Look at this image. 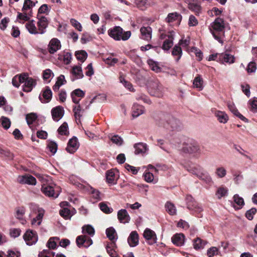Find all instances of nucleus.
I'll return each mask as SVG.
<instances>
[{
	"label": "nucleus",
	"mask_w": 257,
	"mask_h": 257,
	"mask_svg": "<svg viewBox=\"0 0 257 257\" xmlns=\"http://www.w3.org/2000/svg\"><path fill=\"white\" fill-rule=\"evenodd\" d=\"M188 8L196 14H198L201 11V7L199 4L188 3Z\"/></svg>",
	"instance_id": "48"
},
{
	"label": "nucleus",
	"mask_w": 257,
	"mask_h": 257,
	"mask_svg": "<svg viewBox=\"0 0 257 257\" xmlns=\"http://www.w3.org/2000/svg\"><path fill=\"white\" fill-rule=\"evenodd\" d=\"M117 218L120 223H126L130 220V216L125 209H120L117 212Z\"/></svg>",
	"instance_id": "19"
},
{
	"label": "nucleus",
	"mask_w": 257,
	"mask_h": 257,
	"mask_svg": "<svg viewBox=\"0 0 257 257\" xmlns=\"http://www.w3.org/2000/svg\"><path fill=\"white\" fill-rule=\"evenodd\" d=\"M172 54L174 56H177L176 60V61H178L181 58L182 54V51L181 47L179 46H175L173 49Z\"/></svg>",
	"instance_id": "38"
},
{
	"label": "nucleus",
	"mask_w": 257,
	"mask_h": 257,
	"mask_svg": "<svg viewBox=\"0 0 257 257\" xmlns=\"http://www.w3.org/2000/svg\"><path fill=\"white\" fill-rule=\"evenodd\" d=\"M23 91L30 92L33 88L36 85V81L34 79L29 77L27 73H24Z\"/></svg>",
	"instance_id": "10"
},
{
	"label": "nucleus",
	"mask_w": 257,
	"mask_h": 257,
	"mask_svg": "<svg viewBox=\"0 0 257 257\" xmlns=\"http://www.w3.org/2000/svg\"><path fill=\"white\" fill-rule=\"evenodd\" d=\"M165 207L166 211L170 215H175L177 214V209L175 205L170 201H167L165 205Z\"/></svg>",
	"instance_id": "28"
},
{
	"label": "nucleus",
	"mask_w": 257,
	"mask_h": 257,
	"mask_svg": "<svg viewBox=\"0 0 257 257\" xmlns=\"http://www.w3.org/2000/svg\"><path fill=\"white\" fill-rule=\"evenodd\" d=\"M114 244H113L112 246L107 245L106 246L107 252L111 257H117L118 254L116 251L113 248Z\"/></svg>",
	"instance_id": "60"
},
{
	"label": "nucleus",
	"mask_w": 257,
	"mask_h": 257,
	"mask_svg": "<svg viewBox=\"0 0 257 257\" xmlns=\"http://www.w3.org/2000/svg\"><path fill=\"white\" fill-rule=\"evenodd\" d=\"M249 109L252 112H257V99H254L252 100H249Z\"/></svg>",
	"instance_id": "64"
},
{
	"label": "nucleus",
	"mask_w": 257,
	"mask_h": 257,
	"mask_svg": "<svg viewBox=\"0 0 257 257\" xmlns=\"http://www.w3.org/2000/svg\"><path fill=\"white\" fill-rule=\"evenodd\" d=\"M53 73L49 69H47L45 70L43 72V78L44 80H47L50 77H53Z\"/></svg>",
	"instance_id": "57"
},
{
	"label": "nucleus",
	"mask_w": 257,
	"mask_h": 257,
	"mask_svg": "<svg viewBox=\"0 0 257 257\" xmlns=\"http://www.w3.org/2000/svg\"><path fill=\"white\" fill-rule=\"evenodd\" d=\"M119 81L130 91H134L132 84L130 82L126 81L122 76L119 77Z\"/></svg>",
	"instance_id": "45"
},
{
	"label": "nucleus",
	"mask_w": 257,
	"mask_h": 257,
	"mask_svg": "<svg viewBox=\"0 0 257 257\" xmlns=\"http://www.w3.org/2000/svg\"><path fill=\"white\" fill-rule=\"evenodd\" d=\"M23 238L28 245L35 244L38 241V236L35 231L27 230L23 236Z\"/></svg>",
	"instance_id": "8"
},
{
	"label": "nucleus",
	"mask_w": 257,
	"mask_h": 257,
	"mask_svg": "<svg viewBox=\"0 0 257 257\" xmlns=\"http://www.w3.org/2000/svg\"><path fill=\"white\" fill-rule=\"evenodd\" d=\"M41 190L43 193L48 197H53L57 198L58 194L55 193L54 190L52 186L43 185L42 186Z\"/></svg>",
	"instance_id": "21"
},
{
	"label": "nucleus",
	"mask_w": 257,
	"mask_h": 257,
	"mask_svg": "<svg viewBox=\"0 0 257 257\" xmlns=\"http://www.w3.org/2000/svg\"><path fill=\"white\" fill-rule=\"evenodd\" d=\"M203 80L200 75L196 76L193 80V85L195 87L198 88L199 90H201L203 87Z\"/></svg>",
	"instance_id": "39"
},
{
	"label": "nucleus",
	"mask_w": 257,
	"mask_h": 257,
	"mask_svg": "<svg viewBox=\"0 0 257 257\" xmlns=\"http://www.w3.org/2000/svg\"><path fill=\"white\" fill-rule=\"evenodd\" d=\"M55 239L59 240V238L57 237H51L49 239L47 242V246L49 248L54 249L56 248L57 244L55 241Z\"/></svg>",
	"instance_id": "59"
},
{
	"label": "nucleus",
	"mask_w": 257,
	"mask_h": 257,
	"mask_svg": "<svg viewBox=\"0 0 257 257\" xmlns=\"http://www.w3.org/2000/svg\"><path fill=\"white\" fill-rule=\"evenodd\" d=\"M100 210L105 213H110L113 211V209L109 207L105 202H101L99 204Z\"/></svg>",
	"instance_id": "47"
},
{
	"label": "nucleus",
	"mask_w": 257,
	"mask_h": 257,
	"mask_svg": "<svg viewBox=\"0 0 257 257\" xmlns=\"http://www.w3.org/2000/svg\"><path fill=\"white\" fill-rule=\"evenodd\" d=\"M17 181L22 184L31 185H35L37 182L36 178L29 174L19 176L17 178Z\"/></svg>",
	"instance_id": "11"
},
{
	"label": "nucleus",
	"mask_w": 257,
	"mask_h": 257,
	"mask_svg": "<svg viewBox=\"0 0 257 257\" xmlns=\"http://www.w3.org/2000/svg\"><path fill=\"white\" fill-rule=\"evenodd\" d=\"M227 189L223 187H220L218 189L216 195L218 199H220L221 197L225 196L227 193Z\"/></svg>",
	"instance_id": "50"
},
{
	"label": "nucleus",
	"mask_w": 257,
	"mask_h": 257,
	"mask_svg": "<svg viewBox=\"0 0 257 257\" xmlns=\"http://www.w3.org/2000/svg\"><path fill=\"white\" fill-rule=\"evenodd\" d=\"M71 73L76 79H81L84 76L82 70L80 66H74L73 67Z\"/></svg>",
	"instance_id": "29"
},
{
	"label": "nucleus",
	"mask_w": 257,
	"mask_h": 257,
	"mask_svg": "<svg viewBox=\"0 0 257 257\" xmlns=\"http://www.w3.org/2000/svg\"><path fill=\"white\" fill-rule=\"evenodd\" d=\"M225 23L223 19L217 18L211 23L210 30L214 38L222 43L221 37L224 34Z\"/></svg>",
	"instance_id": "3"
},
{
	"label": "nucleus",
	"mask_w": 257,
	"mask_h": 257,
	"mask_svg": "<svg viewBox=\"0 0 257 257\" xmlns=\"http://www.w3.org/2000/svg\"><path fill=\"white\" fill-rule=\"evenodd\" d=\"M147 145L142 143L136 144L134 146L135 149V153L140 154L144 153L147 150Z\"/></svg>",
	"instance_id": "34"
},
{
	"label": "nucleus",
	"mask_w": 257,
	"mask_h": 257,
	"mask_svg": "<svg viewBox=\"0 0 257 257\" xmlns=\"http://www.w3.org/2000/svg\"><path fill=\"white\" fill-rule=\"evenodd\" d=\"M256 70V65L254 62H250L247 65L246 71L247 73H254Z\"/></svg>",
	"instance_id": "56"
},
{
	"label": "nucleus",
	"mask_w": 257,
	"mask_h": 257,
	"mask_svg": "<svg viewBox=\"0 0 257 257\" xmlns=\"http://www.w3.org/2000/svg\"><path fill=\"white\" fill-rule=\"evenodd\" d=\"M35 6V4L31 0H25L22 9L23 11L29 10Z\"/></svg>",
	"instance_id": "58"
},
{
	"label": "nucleus",
	"mask_w": 257,
	"mask_h": 257,
	"mask_svg": "<svg viewBox=\"0 0 257 257\" xmlns=\"http://www.w3.org/2000/svg\"><path fill=\"white\" fill-rule=\"evenodd\" d=\"M90 193L91 194L92 198L94 199L95 202L101 200V194L100 192L98 190H96L93 188H91L90 190Z\"/></svg>",
	"instance_id": "36"
},
{
	"label": "nucleus",
	"mask_w": 257,
	"mask_h": 257,
	"mask_svg": "<svg viewBox=\"0 0 257 257\" xmlns=\"http://www.w3.org/2000/svg\"><path fill=\"white\" fill-rule=\"evenodd\" d=\"M37 27L34 20H30L26 23L25 27L31 34H44L46 33V29L48 26V20L46 17L40 15L37 16Z\"/></svg>",
	"instance_id": "1"
},
{
	"label": "nucleus",
	"mask_w": 257,
	"mask_h": 257,
	"mask_svg": "<svg viewBox=\"0 0 257 257\" xmlns=\"http://www.w3.org/2000/svg\"><path fill=\"white\" fill-rule=\"evenodd\" d=\"M106 234L109 239L111 240L113 242H114L117 239L116 232L115 229L112 227L106 229Z\"/></svg>",
	"instance_id": "32"
},
{
	"label": "nucleus",
	"mask_w": 257,
	"mask_h": 257,
	"mask_svg": "<svg viewBox=\"0 0 257 257\" xmlns=\"http://www.w3.org/2000/svg\"><path fill=\"white\" fill-rule=\"evenodd\" d=\"M52 92L49 87L47 86L39 96V99L42 103H48L52 98Z\"/></svg>",
	"instance_id": "15"
},
{
	"label": "nucleus",
	"mask_w": 257,
	"mask_h": 257,
	"mask_svg": "<svg viewBox=\"0 0 257 257\" xmlns=\"http://www.w3.org/2000/svg\"><path fill=\"white\" fill-rule=\"evenodd\" d=\"M181 19V15L175 12L169 14L166 18V21L168 23L173 22L176 21L180 22Z\"/></svg>",
	"instance_id": "31"
},
{
	"label": "nucleus",
	"mask_w": 257,
	"mask_h": 257,
	"mask_svg": "<svg viewBox=\"0 0 257 257\" xmlns=\"http://www.w3.org/2000/svg\"><path fill=\"white\" fill-rule=\"evenodd\" d=\"M142 39L149 41L152 39V29L150 26L143 27L140 29Z\"/></svg>",
	"instance_id": "18"
},
{
	"label": "nucleus",
	"mask_w": 257,
	"mask_h": 257,
	"mask_svg": "<svg viewBox=\"0 0 257 257\" xmlns=\"http://www.w3.org/2000/svg\"><path fill=\"white\" fill-rule=\"evenodd\" d=\"M256 209L255 208H252L247 210L245 213V216L248 220H252L253 218V215L256 213Z\"/></svg>",
	"instance_id": "61"
},
{
	"label": "nucleus",
	"mask_w": 257,
	"mask_h": 257,
	"mask_svg": "<svg viewBox=\"0 0 257 257\" xmlns=\"http://www.w3.org/2000/svg\"><path fill=\"white\" fill-rule=\"evenodd\" d=\"M219 59L222 63H227L231 64L234 62V57L233 56L227 53L219 54Z\"/></svg>",
	"instance_id": "26"
},
{
	"label": "nucleus",
	"mask_w": 257,
	"mask_h": 257,
	"mask_svg": "<svg viewBox=\"0 0 257 257\" xmlns=\"http://www.w3.org/2000/svg\"><path fill=\"white\" fill-rule=\"evenodd\" d=\"M0 121L3 127L6 130L8 129L10 127L11 121L8 118L2 116L0 118Z\"/></svg>",
	"instance_id": "49"
},
{
	"label": "nucleus",
	"mask_w": 257,
	"mask_h": 257,
	"mask_svg": "<svg viewBox=\"0 0 257 257\" xmlns=\"http://www.w3.org/2000/svg\"><path fill=\"white\" fill-rule=\"evenodd\" d=\"M71 24L79 31L81 32L82 31V27L81 24L74 19H71L70 20Z\"/></svg>",
	"instance_id": "62"
},
{
	"label": "nucleus",
	"mask_w": 257,
	"mask_h": 257,
	"mask_svg": "<svg viewBox=\"0 0 257 257\" xmlns=\"http://www.w3.org/2000/svg\"><path fill=\"white\" fill-rule=\"evenodd\" d=\"M106 178L107 182L111 184H115L116 183L117 176L113 170H108L106 173Z\"/></svg>",
	"instance_id": "27"
},
{
	"label": "nucleus",
	"mask_w": 257,
	"mask_h": 257,
	"mask_svg": "<svg viewBox=\"0 0 257 257\" xmlns=\"http://www.w3.org/2000/svg\"><path fill=\"white\" fill-rule=\"evenodd\" d=\"M21 230L19 228H11L10 229V235L12 237L16 238L21 234Z\"/></svg>",
	"instance_id": "52"
},
{
	"label": "nucleus",
	"mask_w": 257,
	"mask_h": 257,
	"mask_svg": "<svg viewBox=\"0 0 257 257\" xmlns=\"http://www.w3.org/2000/svg\"><path fill=\"white\" fill-rule=\"evenodd\" d=\"M190 173L196 176L199 179L209 184L212 182V178L208 173L204 170L201 166L198 165L190 166L187 169Z\"/></svg>",
	"instance_id": "4"
},
{
	"label": "nucleus",
	"mask_w": 257,
	"mask_h": 257,
	"mask_svg": "<svg viewBox=\"0 0 257 257\" xmlns=\"http://www.w3.org/2000/svg\"><path fill=\"white\" fill-rule=\"evenodd\" d=\"M183 149L184 152L193 154L195 156H198L201 154V150L199 145L195 141H192L183 147Z\"/></svg>",
	"instance_id": "6"
},
{
	"label": "nucleus",
	"mask_w": 257,
	"mask_h": 257,
	"mask_svg": "<svg viewBox=\"0 0 257 257\" xmlns=\"http://www.w3.org/2000/svg\"><path fill=\"white\" fill-rule=\"evenodd\" d=\"M218 252V249L216 247H211L207 250V254L208 257H213L217 255Z\"/></svg>",
	"instance_id": "55"
},
{
	"label": "nucleus",
	"mask_w": 257,
	"mask_h": 257,
	"mask_svg": "<svg viewBox=\"0 0 257 257\" xmlns=\"http://www.w3.org/2000/svg\"><path fill=\"white\" fill-rule=\"evenodd\" d=\"M68 124L66 122H64L58 129V133L61 135H68Z\"/></svg>",
	"instance_id": "44"
},
{
	"label": "nucleus",
	"mask_w": 257,
	"mask_h": 257,
	"mask_svg": "<svg viewBox=\"0 0 257 257\" xmlns=\"http://www.w3.org/2000/svg\"><path fill=\"white\" fill-rule=\"evenodd\" d=\"M30 208L31 210L30 214V216H32L34 214H37L36 217L32 219V224L36 226L40 225L44 216V210L34 204H31Z\"/></svg>",
	"instance_id": "5"
},
{
	"label": "nucleus",
	"mask_w": 257,
	"mask_h": 257,
	"mask_svg": "<svg viewBox=\"0 0 257 257\" xmlns=\"http://www.w3.org/2000/svg\"><path fill=\"white\" fill-rule=\"evenodd\" d=\"M172 242L177 246H182L185 241V236L182 233H177L172 237Z\"/></svg>",
	"instance_id": "23"
},
{
	"label": "nucleus",
	"mask_w": 257,
	"mask_h": 257,
	"mask_svg": "<svg viewBox=\"0 0 257 257\" xmlns=\"http://www.w3.org/2000/svg\"><path fill=\"white\" fill-rule=\"evenodd\" d=\"M159 124L171 131H177L181 127L180 121L170 114H163L160 118Z\"/></svg>",
	"instance_id": "2"
},
{
	"label": "nucleus",
	"mask_w": 257,
	"mask_h": 257,
	"mask_svg": "<svg viewBox=\"0 0 257 257\" xmlns=\"http://www.w3.org/2000/svg\"><path fill=\"white\" fill-rule=\"evenodd\" d=\"M37 115L36 114L31 113L26 115V120L28 124L30 125L33 123L34 121L36 120Z\"/></svg>",
	"instance_id": "51"
},
{
	"label": "nucleus",
	"mask_w": 257,
	"mask_h": 257,
	"mask_svg": "<svg viewBox=\"0 0 257 257\" xmlns=\"http://www.w3.org/2000/svg\"><path fill=\"white\" fill-rule=\"evenodd\" d=\"M25 213V209L24 207H21L17 208L16 210V217L17 218L21 220Z\"/></svg>",
	"instance_id": "53"
},
{
	"label": "nucleus",
	"mask_w": 257,
	"mask_h": 257,
	"mask_svg": "<svg viewBox=\"0 0 257 257\" xmlns=\"http://www.w3.org/2000/svg\"><path fill=\"white\" fill-rule=\"evenodd\" d=\"M61 45L60 41L56 39H52L49 42L48 50L51 54H54L61 48Z\"/></svg>",
	"instance_id": "16"
},
{
	"label": "nucleus",
	"mask_w": 257,
	"mask_h": 257,
	"mask_svg": "<svg viewBox=\"0 0 257 257\" xmlns=\"http://www.w3.org/2000/svg\"><path fill=\"white\" fill-rule=\"evenodd\" d=\"M64 110L61 106H56L51 110V114L54 121H59L63 116Z\"/></svg>",
	"instance_id": "14"
},
{
	"label": "nucleus",
	"mask_w": 257,
	"mask_h": 257,
	"mask_svg": "<svg viewBox=\"0 0 257 257\" xmlns=\"http://www.w3.org/2000/svg\"><path fill=\"white\" fill-rule=\"evenodd\" d=\"M24 78H25L24 73L15 76L12 79L13 85L16 87H18L21 83H24Z\"/></svg>",
	"instance_id": "35"
},
{
	"label": "nucleus",
	"mask_w": 257,
	"mask_h": 257,
	"mask_svg": "<svg viewBox=\"0 0 257 257\" xmlns=\"http://www.w3.org/2000/svg\"><path fill=\"white\" fill-rule=\"evenodd\" d=\"M76 243L78 247H81L84 246L88 247L92 244V239L85 235H81L78 236L76 238Z\"/></svg>",
	"instance_id": "12"
},
{
	"label": "nucleus",
	"mask_w": 257,
	"mask_h": 257,
	"mask_svg": "<svg viewBox=\"0 0 257 257\" xmlns=\"http://www.w3.org/2000/svg\"><path fill=\"white\" fill-rule=\"evenodd\" d=\"M206 243V241L197 237L193 240V247L196 250H199L203 248Z\"/></svg>",
	"instance_id": "33"
},
{
	"label": "nucleus",
	"mask_w": 257,
	"mask_h": 257,
	"mask_svg": "<svg viewBox=\"0 0 257 257\" xmlns=\"http://www.w3.org/2000/svg\"><path fill=\"white\" fill-rule=\"evenodd\" d=\"M75 56L76 58L80 61L81 62H83L87 57V53L83 50L76 52Z\"/></svg>",
	"instance_id": "41"
},
{
	"label": "nucleus",
	"mask_w": 257,
	"mask_h": 257,
	"mask_svg": "<svg viewBox=\"0 0 257 257\" xmlns=\"http://www.w3.org/2000/svg\"><path fill=\"white\" fill-rule=\"evenodd\" d=\"M78 146L77 139L76 137H73L69 141L66 150L68 153L73 154L77 150Z\"/></svg>",
	"instance_id": "17"
},
{
	"label": "nucleus",
	"mask_w": 257,
	"mask_h": 257,
	"mask_svg": "<svg viewBox=\"0 0 257 257\" xmlns=\"http://www.w3.org/2000/svg\"><path fill=\"white\" fill-rule=\"evenodd\" d=\"M214 115L220 123H226L228 120V116L224 111L216 110Z\"/></svg>",
	"instance_id": "24"
},
{
	"label": "nucleus",
	"mask_w": 257,
	"mask_h": 257,
	"mask_svg": "<svg viewBox=\"0 0 257 257\" xmlns=\"http://www.w3.org/2000/svg\"><path fill=\"white\" fill-rule=\"evenodd\" d=\"M136 99L139 101H142L144 103H146L147 104H151V101L149 99L148 97L144 94H140L138 95L137 96Z\"/></svg>",
	"instance_id": "54"
},
{
	"label": "nucleus",
	"mask_w": 257,
	"mask_h": 257,
	"mask_svg": "<svg viewBox=\"0 0 257 257\" xmlns=\"http://www.w3.org/2000/svg\"><path fill=\"white\" fill-rule=\"evenodd\" d=\"M109 138L113 143L117 146H121L123 143L122 139L118 135H110Z\"/></svg>",
	"instance_id": "42"
},
{
	"label": "nucleus",
	"mask_w": 257,
	"mask_h": 257,
	"mask_svg": "<svg viewBox=\"0 0 257 257\" xmlns=\"http://www.w3.org/2000/svg\"><path fill=\"white\" fill-rule=\"evenodd\" d=\"M151 95L156 97H162L164 93V88L162 85L158 82H153L150 89Z\"/></svg>",
	"instance_id": "9"
},
{
	"label": "nucleus",
	"mask_w": 257,
	"mask_h": 257,
	"mask_svg": "<svg viewBox=\"0 0 257 257\" xmlns=\"http://www.w3.org/2000/svg\"><path fill=\"white\" fill-rule=\"evenodd\" d=\"M148 64H149L150 68L154 71L156 72H159L161 70V68L158 66L157 62L154 61L149 59L148 60Z\"/></svg>",
	"instance_id": "40"
},
{
	"label": "nucleus",
	"mask_w": 257,
	"mask_h": 257,
	"mask_svg": "<svg viewBox=\"0 0 257 257\" xmlns=\"http://www.w3.org/2000/svg\"><path fill=\"white\" fill-rule=\"evenodd\" d=\"M123 32L122 29L120 27H115L111 30L109 32V36L115 40H120L122 33Z\"/></svg>",
	"instance_id": "22"
},
{
	"label": "nucleus",
	"mask_w": 257,
	"mask_h": 257,
	"mask_svg": "<svg viewBox=\"0 0 257 257\" xmlns=\"http://www.w3.org/2000/svg\"><path fill=\"white\" fill-rule=\"evenodd\" d=\"M234 202L238 206L237 209H240L244 204V200L240 197L238 194H235L233 196Z\"/></svg>",
	"instance_id": "46"
},
{
	"label": "nucleus",
	"mask_w": 257,
	"mask_h": 257,
	"mask_svg": "<svg viewBox=\"0 0 257 257\" xmlns=\"http://www.w3.org/2000/svg\"><path fill=\"white\" fill-rule=\"evenodd\" d=\"M127 242L131 247H135L139 243V235L136 231H132L128 238Z\"/></svg>",
	"instance_id": "20"
},
{
	"label": "nucleus",
	"mask_w": 257,
	"mask_h": 257,
	"mask_svg": "<svg viewBox=\"0 0 257 257\" xmlns=\"http://www.w3.org/2000/svg\"><path fill=\"white\" fill-rule=\"evenodd\" d=\"M73 111L76 119H79L83 115L84 109L80 104H75L73 106Z\"/></svg>",
	"instance_id": "30"
},
{
	"label": "nucleus",
	"mask_w": 257,
	"mask_h": 257,
	"mask_svg": "<svg viewBox=\"0 0 257 257\" xmlns=\"http://www.w3.org/2000/svg\"><path fill=\"white\" fill-rule=\"evenodd\" d=\"M145 112L144 107L141 105L135 104L132 107V116L137 117Z\"/></svg>",
	"instance_id": "25"
},
{
	"label": "nucleus",
	"mask_w": 257,
	"mask_h": 257,
	"mask_svg": "<svg viewBox=\"0 0 257 257\" xmlns=\"http://www.w3.org/2000/svg\"><path fill=\"white\" fill-rule=\"evenodd\" d=\"M215 173L218 178H222L226 176V170L223 167H219L216 169Z\"/></svg>",
	"instance_id": "43"
},
{
	"label": "nucleus",
	"mask_w": 257,
	"mask_h": 257,
	"mask_svg": "<svg viewBox=\"0 0 257 257\" xmlns=\"http://www.w3.org/2000/svg\"><path fill=\"white\" fill-rule=\"evenodd\" d=\"M85 92L80 89H76L73 91L71 95L75 96L78 97L83 98L84 96Z\"/></svg>",
	"instance_id": "63"
},
{
	"label": "nucleus",
	"mask_w": 257,
	"mask_h": 257,
	"mask_svg": "<svg viewBox=\"0 0 257 257\" xmlns=\"http://www.w3.org/2000/svg\"><path fill=\"white\" fill-rule=\"evenodd\" d=\"M82 233L83 234H88L91 236H93L95 233L94 228L90 225H86L82 227Z\"/></svg>",
	"instance_id": "37"
},
{
	"label": "nucleus",
	"mask_w": 257,
	"mask_h": 257,
	"mask_svg": "<svg viewBox=\"0 0 257 257\" xmlns=\"http://www.w3.org/2000/svg\"><path fill=\"white\" fill-rule=\"evenodd\" d=\"M160 39L165 40L162 47L164 50H168L173 45V34L172 32H170L168 35L162 33L160 35Z\"/></svg>",
	"instance_id": "7"
},
{
	"label": "nucleus",
	"mask_w": 257,
	"mask_h": 257,
	"mask_svg": "<svg viewBox=\"0 0 257 257\" xmlns=\"http://www.w3.org/2000/svg\"><path fill=\"white\" fill-rule=\"evenodd\" d=\"M143 235L149 244H153L156 243V234L152 230L146 228L144 232Z\"/></svg>",
	"instance_id": "13"
}]
</instances>
